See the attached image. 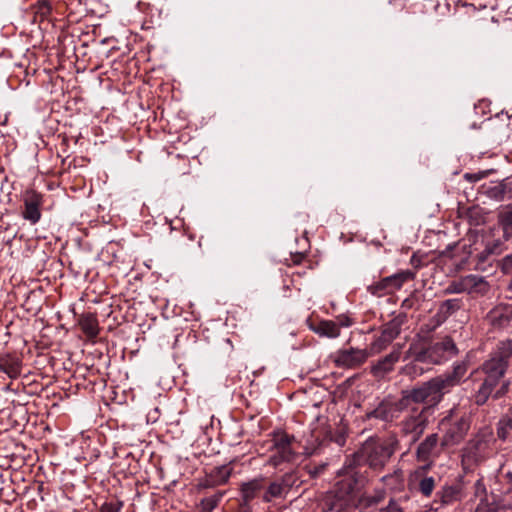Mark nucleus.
I'll return each mask as SVG.
<instances>
[{
    "mask_svg": "<svg viewBox=\"0 0 512 512\" xmlns=\"http://www.w3.org/2000/svg\"><path fill=\"white\" fill-rule=\"evenodd\" d=\"M469 368L468 361L455 362L451 371H447L430 380L403 390L399 399L400 408H409L423 404L429 407V412L436 407L445 394H448L456 386H459L466 377Z\"/></svg>",
    "mask_w": 512,
    "mask_h": 512,
    "instance_id": "obj_1",
    "label": "nucleus"
},
{
    "mask_svg": "<svg viewBox=\"0 0 512 512\" xmlns=\"http://www.w3.org/2000/svg\"><path fill=\"white\" fill-rule=\"evenodd\" d=\"M512 357V340L499 341L490 352L480 369L485 377L478 390L473 394V401L477 406L484 405L489 397L495 399L502 397L508 390L509 382L504 376Z\"/></svg>",
    "mask_w": 512,
    "mask_h": 512,
    "instance_id": "obj_2",
    "label": "nucleus"
},
{
    "mask_svg": "<svg viewBox=\"0 0 512 512\" xmlns=\"http://www.w3.org/2000/svg\"><path fill=\"white\" fill-rule=\"evenodd\" d=\"M298 478L295 473H285L281 477L269 481L265 476H258L241 483V510L251 512L250 502L261 496L264 503L273 499L284 498L290 489L297 485Z\"/></svg>",
    "mask_w": 512,
    "mask_h": 512,
    "instance_id": "obj_3",
    "label": "nucleus"
},
{
    "mask_svg": "<svg viewBox=\"0 0 512 512\" xmlns=\"http://www.w3.org/2000/svg\"><path fill=\"white\" fill-rule=\"evenodd\" d=\"M458 354V348L451 337H444L441 341L431 343L423 347L418 344H411L406 352L405 359L411 358L413 362L406 365L403 371L407 375L417 374L416 363H427L433 365L442 364Z\"/></svg>",
    "mask_w": 512,
    "mask_h": 512,
    "instance_id": "obj_4",
    "label": "nucleus"
},
{
    "mask_svg": "<svg viewBox=\"0 0 512 512\" xmlns=\"http://www.w3.org/2000/svg\"><path fill=\"white\" fill-rule=\"evenodd\" d=\"M321 506L325 512H356L360 506V496L357 492V480L352 471L326 492Z\"/></svg>",
    "mask_w": 512,
    "mask_h": 512,
    "instance_id": "obj_5",
    "label": "nucleus"
},
{
    "mask_svg": "<svg viewBox=\"0 0 512 512\" xmlns=\"http://www.w3.org/2000/svg\"><path fill=\"white\" fill-rule=\"evenodd\" d=\"M399 440L395 435L385 439H369L355 454L358 464H367L374 470H381L398 450Z\"/></svg>",
    "mask_w": 512,
    "mask_h": 512,
    "instance_id": "obj_6",
    "label": "nucleus"
},
{
    "mask_svg": "<svg viewBox=\"0 0 512 512\" xmlns=\"http://www.w3.org/2000/svg\"><path fill=\"white\" fill-rule=\"evenodd\" d=\"M439 427L442 432L441 441L447 449L460 444L470 429V420L466 415H457L454 409L441 419Z\"/></svg>",
    "mask_w": 512,
    "mask_h": 512,
    "instance_id": "obj_7",
    "label": "nucleus"
},
{
    "mask_svg": "<svg viewBox=\"0 0 512 512\" xmlns=\"http://www.w3.org/2000/svg\"><path fill=\"white\" fill-rule=\"evenodd\" d=\"M495 442L490 429L480 430L466 443L463 449V459L471 464L484 462L491 456Z\"/></svg>",
    "mask_w": 512,
    "mask_h": 512,
    "instance_id": "obj_8",
    "label": "nucleus"
},
{
    "mask_svg": "<svg viewBox=\"0 0 512 512\" xmlns=\"http://www.w3.org/2000/svg\"><path fill=\"white\" fill-rule=\"evenodd\" d=\"M407 413L399 422L400 434L410 437L412 443H416L429 424V407L412 406L406 408Z\"/></svg>",
    "mask_w": 512,
    "mask_h": 512,
    "instance_id": "obj_9",
    "label": "nucleus"
},
{
    "mask_svg": "<svg viewBox=\"0 0 512 512\" xmlns=\"http://www.w3.org/2000/svg\"><path fill=\"white\" fill-rule=\"evenodd\" d=\"M447 449L437 433L427 435L416 447L415 458L422 465L416 470V474L423 475L432 468L434 462L440 457L443 450Z\"/></svg>",
    "mask_w": 512,
    "mask_h": 512,
    "instance_id": "obj_10",
    "label": "nucleus"
},
{
    "mask_svg": "<svg viewBox=\"0 0 512 512\" xmlns=\"http://www.w3.org/2000/svg\"><path fill=\"white\" fill-rule=\"evenodd\" d=\"M491 289L484 276L469 274L452 280L444 290L445 294L467 293L473 298L486 296Z\"/></svg>",
    "mask_w": 512,
    "mask_h": 512,
    "instance_id": "obj_11",
    "label": "nucleus"
},
{
    "mask_svg": "<svg viewBox=\"0 0 512 512\" xmlns=\"http://www.w3.org/2000/svg\"><path fill=\"white\" fill-rule=\"evenodd\" d=\"M295 437L283 431L274 432L272 437V454L269 457V464L277 467L284 462H291L296 456L293 448Z\"/></svg>",
    "mask_w": 512,
    "mask_h": 512,
    "instance_id": "obj_12",
    "label": "nucleus"
},
{
    "mask_svg": "<svg viewBox=\"0 0 512 512\" xmlns=\"http://www.w3.org/2000/svg\"><path fill=\"white\" fill-rule=\"evenodd\" d=\"M466 497L465 484L462 478L444 484L435 494L432 509L438 511L447 506L461 502Z\"/></svg>",
    "mask_w": 512,
    "mask_h": 512,
    "instance_id": "obj_13",
    "label": "nucleus"
},
{
    "mask_svg": "<svg viewBox=\"0 0 512 512\" xmlns=\"http://www.w3.org/2000/svg\"><path fill=\"white\" fill-rule=\"evenodd\" d=\"M414 277V272L403 270L374 282L367 287V291L376 297H383L399 290L405 282L413 280Z\"/></svg>",
    "mask_w": 512,
    "mask_h": 512,
    "instance_id": "obj_14",
    "label": "nucleus"
},
{
    "mask_svg": "<svg viewBox=\"0 0 512 512\" xmlns=\"http://www.w3.org/2000/svg\"><path fill=\"white\" fill-rule=\"evenodd\" d=\"M406 321L405 314H399L383 325L379 337L370 345L372 354H379L386 349L401 332V327Z\"/></svg>",
    "mask_w": 512,
    "mask_h": 512,
    "instance_id": "obj_15",
    "label": "nucleus"
},
{
    "mask_svg": "<svg viewBox=\"0 0 512 512\" xmlns=\"http://www.w3.org/2000/svg\"><path fill=\"white\" fill-rule=\"evenodd\" d=\"M371 349L344 348L333 354V362L337 367L355 369L364 364L372 356Z\"/></svg>",
    "mask_w": 512,
    "mask_h": 512,
    "instance_id": "obj_16",
    "label": "nucleus"
},
{
    "mask_svg": "<svg viewBox=\"0 0 512 512\" xmlns=\"http://www.w3.org/2000/svg\"><path fill=\"white\" fill-rule=\"evenodd\" d=\"M23 202L24 210L22 212V217L32 225L39 222L41 219L40 207L43 202L42 195L33 189L26 190L23 195Z\"/></svg>",
    "mask_w": 512,
    "mask_h": 512,
    "instance_id": "obj_17",
    "label": "nucleus"
},
{
    "mask_svg": "<svg viewBox=\"0 0 512 512\" xmlns=\"http://www.w3.org/2000/svg\"><path fill=\"white\" fill-rule=\"evenodd\" d=\"M480 192L490 199L503 201L506 197H512V182L504 179L499 182H489L481 185Z\"/></svg>",
    "mask_w": 512,
    "mask_h": 512,
    "instance_id": "obj_18",
    "label": "nucleus"
},
{
    "mask_svg": "<svg viewBox=\"0 0 512 512\" xmlns=\"http://www.w3.org/2000/svg\"><path fill=\"white\" fill-rule=\"evenodd\" d=\"M401 347L394 348L388 355L375 362L371 368V374L376 378H383L386 374L393 371L395 364L399 361Z\"/></svg>",
    "mask_w": 512,
    "mask_h": 512,
    "instance_id": "obj_19",
    "label": "nucleus"
},
{
    "mask_svg": "<svg viewBox=\"0 0 512 512\" xmlns=\"http://www.w3.org/2000/svg\"><path fill=\"white\" fill-rule=\"evenodd\" d=\"M405 409L400 408L399 400L397 402L382 401L375 409L368 412L366 416L368 419L375 418L389 422L397 417V412Z\"/></svg>",
    "mask_w": 512,
    "mask_h": 512,
    "instance_id": "obj_20",
    "label": "nucleus"
},
{
    "mask_svg": "<svg viewBox=\"0 0 512 512\" xmlns=\"http://www.w3.org/2000/svg\"><path fill=\"white\" fill-rule=\"evenodd\" d=\"M488 322L495 328H504L512 320V306L500 304L494 307L487 314Z\"/></svg>",
    "mask_w": 512,
    "mask_h": 512,
    "instance_id": "obj_21",
    "label": "nucleus"
},
{
    "mask_svg": "<svg viewBox=\"0 0 512 512\" xmlns=\"http://www.w3.org/2000/svg\"><path fill=\"white\" fill-rule=\"evenodd\" d=\"M231 472L232 468L228 465L216 467L205 478V480L200 483V486L204 488H210L225 484L229 480Z\"/></svg>",
    "mask_w": 512,
    "mask_h": 512,
    "instance_id": "obj_22",
    "label": "nucleus"
},
{
    "mask_svg": "<svg viewBox=\"0 0 512 512\" xmlns=\"http://www.w3.org/2000/svg\"><path fill=\"white\" fill-rule=\"evenodd\" d=\"M78 326L89 340H94L99 334V323L93 313H86L79 316Z\"/></svg>",
    "mask_w": 512,
    "mask_h": 512,
    "instance_id": "obj_23",
    "label": "nucleus"
},
{
    "mask_svg": "<svg viewBox=\"0 0 512 512\" xmlns=\"http://www.w3.org/2000/svg\"><path fill=\"white\" fill-rule=\"evenodd\" d=\"M497 222L503 231V237L508 240L512 237V204L503 205L497 213Z\"/></svg>",
    "mask_w": 512,
    "mask_h": 512,
    "instance_id": "obj_24",
    "label": "nucleus"
},
{
    "mask_svg": "<svg viewBox=\"0 0 512 512\" xmlns=\"http://www.w3.org/2000/svg\"><path fill=\"white\" fill-rule=\"evenodd\" d=\"M310 329L321 337L336 338L340 335L339 326L331 320H322L310 325Z\"/></svg>",
    "mask_w": 512,
    "mask_h": 512,
    "instance_id": "obj_25",
    "label": "nucleus"
},
{
    "mask_svg": "<svg viewBox=\"0 0 512 512\" xmlns=\"http://www.w3.org/2000/svg\"><path fill=\"white\" fill-rule=\"evenodd\" d=\"M496 433L501 441H506L512 435V409L499 419Z\"/></svg>",
    "mask_w": 512,
    "mask_h": 512,
    "instance_id": "obj_26",
    "label": "nucleus"
},
{
    "mask_svg": "<svg viewBox=\"0 0 512 512\" xmlns=\"http://www.w3.org/2000/svg\"><path fill=\"white\" fill-rule=\"evenodd\" d=\"M463 305L464 302L460 298L447 299L440 304L438 314L445 320L462 309Z\"/></svg>",
    "mask_w": 512,
    "mask_h": 512,
    "instance_id": "obj_27",
    "label": "nucleus"
},
{
    "mask_svg": "<svg viewBox=\"0 0 512 512\" xmlns=\"http://www.w3.org/2000/svg\"><path fill=\"white\" fill-rule=\"evenodd\" d=\"M0 371L6 373L10 378H17L21 372V364L18 359H0Z\"/></svg>",
    "mask_w": 512,
    "mask_h": 512,
    "instance_id": "obj_28",
    "label": "nucleus"
},
{
    "mask_svg": "<svg viewBox=\"0 0 512 512\" xmlns=\"http://www.w3.org/2000/svg\"><path fill=\"white\" fill-rule=\"evenodd\" d=\"M224 494L225 491H217L215 494L202 499L200 503L201 512H212L218 506Z\"/></svg>",
    "mask_w": 512,
    "mask_h": 512,
    "instance_id": "obj_29",
    "label": "nucleus"
},
{
    "mask_svg": "<svg viewBox=\"0 0 512 512\" xmlns=\"http://www.w3.org/2000/svg\"><path fill=\"white\" fill-rule=\"evenodd\" d=\"M498 481L503 484V487L499 489L500 494H510L512 492V471H503V467L498 472Z\"/></svg>",
    "mask_w": 512,
    "mask_h": 512,
    "instance_id": "obj_30",
    "label": "nucleus"
},
{
    "mask_svg": "<svg viewBox=\"0 0 512 512\" xmlns=\"http://www.w3.org/2000/svg\"><path fill=\"white\" fill-rule=\"evenodd\" d=\"M385 496L386 493L384 490L375 491V493L372 495H365L360 497V505H363L364 507H372L378 505L384 501Z\"/></svg>",
    "mask_w": 512,
    "mask_h": 512,
    "instance_id": "obj_31",
    "label": "nucleus"
},
{
    "mask_svg": "<svg viewBox=\"0 0 512 512\" xmlns=\"http://www.w3.org/2000/svg\"><path fill=\"white\" fill-rule=\"evenodd\" d=\"M435 479L432 476L422 477L418 484V490L422 493V495L429 497L433 490L435 489Z\"/></svg>",
    "mask_w": 512,
    "mask_h": 512,
    "instance_id": "obj_32",
    "label": "nucleus"
},
{
    "mask_svg": "<svg viewBox=\"0 0 512 512\" xmlns=\"http://www.w3.org/2000/svg\"><path fill=\"white\" fill-rule=\"evenodd\" d=\"M499 505L495 502L494 496H492V501L488 499H481L479 502L475 512H498Z\"/></svg>",
    "mask_w": 512,
    "mask_h": 512,
    "instance_id": "obj_33",
    "label": "nucleus"
},
{
    "mask_svg": "<svg viewBox=\"0 0 512 512\" xmlns=\"http://www.w3.org/2000/svg\"><path fill=\"white\" fill-rule=\"evenodd\" d=\"M51 4L47 0L38 1L34 6V13L41 19L46 18L51 12Z\"/></svg>",
    "mask_w": 512,
    "mask_h": 512,
    "instance_id": "obj_34",
    "label": "nucleus"
},
{
    "mask_svg": "<svg viewBox=\"0 0 512 512\" xmlns=\"http://www.w3.org/2000/svg\"><path fill=\"white\" fill-rule=\"evenodd\" d=\"M474 495L475 497L481 499H488L487 489L484 484L483 478L478 479L474 484Z\"/></svg>",
    "mask_w": 512,
    "mask_h": 512,
    "instance_id": "obj_35",
    "label": "nucleus"
},
{
    "mask_svg": "<svg viewBox=\"0 0 512 512\" xmlns=\"http://www.w3.org/2000/svg\"><path fill=\"white\" fill-rule=\"evenodd\" d=\"M487 253L491 255H500L504 251L501 240H494L486 244Z\"/></svg>",
    "mask_w": 512,
    "mask_h": 512,
    "instance_id": "obj_36",
    "label": "nucleus"
},
{
    "mask_svg": "<svg viewBox=\"0 0 512 512\" xmlns=\"http://www.w3.org/2000/svg\"><path fill=\"white\" fill-rule=\"evenodd\" d=\"M123 507L122 501L105 502L99 512H120Z\"/></svg>",
    "mask_w": 512,
    "mask_h": 512,
    "instance_id": "obj_37",
    "label": "nucleus"
},
{
    "mask_svg": "<svg viewBox=\"0 0 512 512\" xmlns=\"http://www.w3.org/2000/svg\"><path fill=\"white\" fill-rule=\"evenodd\" d=\"M500 267L504 274H512V253L501 260Z\"/></svg>",
    "mask_w": 512,
    "mask_h": 512,
    "instance_id": "obj_38",
    "label": "nucleus"
},
{
    "mask_svg": "<svg viewBox=\"0 0 512 512\" xmlns=\"http://www.w3.org/2000/svg\"><path fill=\"white\" fill-rule=\"evenodd\" d=\"M488 171H480L477 173H465L464 179L469 182H478L481 179L485 178L488 175Z\"/></svg>",
    "mask_w": 512,
    "mask_h": 512,
    "instance_id": "obj_39",
    "label": "nucleus"
},
{
    "mask_svg": "<svg viewBox=\"0 0 512 512\" xmlns=\"http://www.w3.org/2000/svg\"><path fill=\"white\" fill-rule=\"evenodd\" d=\"M492 256L490 253H487V249L486 247L483 249V251H481L478 255H477V258H478V261L479 262H485L488 260V258Z\"/></svg>",
    "mask_w": 512,
    "mask_h": 512,
    "instance_id": "obj_40",
    "label": "nucleus"
},
{
    "mask_svg": "<svg viewBox=\"0 0 512 512\" xmlns=\"http://www.w3.org/2000/svg\"><path fill=\"white\" fill-rule=\"evenodd\" d=\"M324 469H325V465H322V466H319V467H315L313 470H310L309 473L311 474L312 477H316L320 473H322V471Z\"/></svg>",
    "mask_w": 512,
    "mask_h": 512,
    "instance_id": "obj_41",
    "label": "nucleus"
},
{
    "mask_svg": "<svg viewBox=\"0 0 512 512\" xmlns=\"http://www.w3.org/2000/svg\"><path fill=\"white\" fill-rule=\"evenodd\" d=\"M224 344L227 346V351L231 352L232 349H233V346H232V343H231L230 339H225L224 340Z\"/></svg>",
    "mask_w": 512,
    "mask_h": 512,
    "instance_id": "obj_42",
    "label": "nucleus"
},
{
    "mask_svg": "<svg viewBox=\"0 0 512 512\" xmlns=\"http://www.w3.org/2000/svg\"><path fill=\"white\" fill-rule=\"evenodd\" d=\"M301 259H302V255H297V256H296V259H295V261H294V262H295L296 264H298V263L301 261Z\"/></svg>",
    "mask_w": 512,
    "mask_h": 512,
    "instance_id": "obj_43",
    "label": "nucleus"
},
{
    "mask_svg": "<svg viewBox=\"0 0 512 512\" xmlns=\"http://www.w3.org/2000/svg\"><path fill=\"white\" fill-rule=\"evenodd\" d=\"M414 260H416V256L413 255L412 258H411V263L414 264Z\"/></svg>",
    "mask_w": 512,
    "mask_h": 512,
    "instance_id": "obj_44",
    "label": "nucleus"
}]
</instances>
